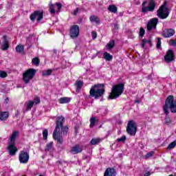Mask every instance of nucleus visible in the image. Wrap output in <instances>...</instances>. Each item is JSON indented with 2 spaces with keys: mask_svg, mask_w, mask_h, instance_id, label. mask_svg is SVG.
<instances>
[{
  "mask_svg": "<svg viewBox=\"0 0 176 176\" xmlns=\"http://www.w3.org/2000/svg\"><path fill=\"white\" fill-rule=\"evenodd\" d=\"M126 133L129 135L137 134V123L134 120H129L126 126Z\"/></svg>",
  "mask_w": 176,
  "mask_h": 176,
  "instance_id": "nucleus-8",
  "label": "nucleus"
},
{
  "mask_svg": "<svg viewBox=\"0 0 176 176\" xmlns=\"http://www.w3.org/2000/svg\"><path fill=\"white\" fill-rule=\"evenodd\" d=\"M159 19L157 18H153L150 19L146 25L147 31H152V30H156Z\"/></svg>",
  "mask_w": 176,
  "mask_h": 176,
  "instance_id": "nucleus-11",
  "label": "nucleus"
},
{
  "mask_svg": "<svg viewBox=\"0 0 176 176\" xmlns=\"http://www.w3.org/2000/svg\"><path fill=\"white\" fill-rule=\"evenodd\" d=\"M7 149L9 151L10 155H15L16 152L18 151V148L16 147L14 142H9Z\"/></svg>",
  "mask_w": 176,
  "mask_h": 176,
  "instance_id": "nucleus-14",
  "label": "nucleus"
},
{
  "mask_svg": "<svg viewBox=\"0 0 176 176\" xmlns=\"http://www.w3.org/2000/svg\"><path fill=\"white\" fill-rule=\"evenodd\" d=\"M170 45L171 46H176V39L175 40H170Z\"/></svg>",
  "mask_w": 176,
  "mask_h": 176,
  "instance_id": "nucleus-44",
  "label": "nucleus"
},
{
  "mask_svg": "<svg viewBox=\"0 0 176 176\" xmlns=\"http://www.w3.org/2000/svg\"><path fill=\"white\" fill-rule=\"evenodd\" d=\"M170 15V8H168L166 5L161 6L157 10V16L159 19L164 20L168 17Z\"/></svg>",
  "mask_w": 176,
  "mask_h": 176,
  "instance_id": "nucleus-6",
  "label": "nucleus"
},
{
  "mask_svg": "<svg viewBox=\"0 0 176 176\" xmlns=\"http://www.w3.org/2000/svg\"><path fill=\"white\" fill-rule=\"evenodd\" d=\"M34 102L30 100L29 102L25 103L26 105V111H31V109L34 107Z\"/></svg>",
  "mask_w": 176,
  "mask_h": 176,
  "instance_id": "nucleus-27",
  "label": "nucleus"
},
{
  "mask_svg": "<svg viewBox=\"0 0 176 176\" xmlns=\"http://www.w3.org/2000/svg\"><path fill=\"white\" fill-rule=\"evenodd\" d=\"M21 155H28V153H23V151L21 152Z\"/></svg>",
  "mask_w": 176,
  "mask_h": 176,
  "instance_id": "nucleus-48",
  "label": "nucleus"
},
{
  "mask_svg": "<svg viewBox=\"0 0 176 176\" xmlns=\"http://www.w3.org/2000/svg\"><path fill=\"white\" fill-rule=\"evenodd\" d=\"M52 149H53V142H51L47 144L45 151H52Z\"/></svg>",
  "mask_w": 176,
  "mask_h": 176,
  "instance_id": "nucleus-35",
  "label": "nucleus"
},
{
  "mask_svg": "<svg viewBox=\"0 0 176 176\" xmlns=\"http://www.w3.org/2000/svg\"><path fill=\"white\" fill-rule=\"evenodd\" d=\"M89 122H90L89 127H91V129L94 127V126H96V118H91L89 120Z\"/></svg>",
  "mask_w": 176,
  "mask_h": 176,
  "instance_id": "nucleus-34",
  "label": "nucleus"
},
{
  "mask_svg": "<svg viewBox=\"0 0 176 176\" xmlns=\"http://www.w3.org/2000/svg\"><path fill=\"white\" fill-rule=\"evenodd\" d=\"M9 49V41L8 40H4L3 44L1 45L2 50H8Z\"/></svg>",
  "mask_w": 176,
  "mask_h": 176,
  "instance_id": "nucleus-28",
  "label": "nucleus"
},
{
  "mask_svg": "<svg viewBox=\"0 0 176 176\" xmlns=\"http://www.w3.org/2000/svg\"><path fill=\"white\" fill-rule=\"evenodd\" d=\"M71 101V98L63 97L59 99L60 104H68Z\"/></svg>",
  "mask_w": 176,
  "mask_h": 176,
  "instance_id": "nucleus-24",
  "label": "nucleus"
},
{
  "mask_svg": "<svg viewBox=\"0 0 176 176\" xmlns=\"http://www.w3.org/2000/svg\"><path fill=\"white\" fill-rule=\"evenodd\" d=\"M175 34V31L173 29H168L164 34L165 38H170V36H173Z\"/></svg>",
  "mask_w": 176,
  "mask_h": 176,
  "instance_id": "nucleus-19",
  "label": "nucleus"
},
{
  "mask_svg": "<svg viewBox=\"0 0 176 176\" xmlns=\"http://www.w3.org/2000/svg\"><path fill=\"white\" fill-rule=\"evenodd\" d=\"M108 10L111 13H117L118 12V7L115 5H110L108 8Z\"/></svg>",
  "mask_w": 176,
  "mask_h": 176,
  "instance_id": "nucleus-25",
  "label": "nucleus"
},
{
  "mask_svg": "<svg viewBox=\"0 0 176 176\" xmlns=\"http://www.w3.org/2000/svg\"><path fill=\"white\" fill-rule=\"evenodd\" d=\"M89 21H91V23H96V24H100V19L97 16H91L89 17Z\"/></svg>",
  "mask_w": 176,
  "mask_h": 176,
  "instance_id": "nucleus-22",
  "label": "nucleus"
},
{
  "mask_svg": "<svg viewBox=\"0 0 176 176\" xmlns=\"http://www.w3.org/2000/svg\"><path fill=\"white\" fill-rule=\"evenodd\" d=\"M33 101L36 104H41V99L38 97H35Z\"/></svg>",
  "mask_w": 176,
  "mask_h": 176,
  "instance_id": "nucleus-41",
  "label": "nucleus"
},
{
  "mask_svg": "<svg viewBox=\"0 0 176 176\" xmlns=\"http://www.w3.org/2000/svg\"><path fill=\"white\" fill-rule=\"evenodd\" d=\"M78 12H79V8H77L73 12L74 16H76Z\"/></svg>",
  "mask_w": 176,
  "mask_h": 176,
  "instance_id": "nucleus-45",
  "label": "nucleus"
},
{
  "mask_svg": "<svg viewBox=\"0 0 176 176\" xmlns=\"http://www.w3.org/2000/svg\"><path fill=\"white\" fill-rule=\"evenodd\" d=\"M64 122H65V118L63 116H58L56 121V127L53 133V138L57 141V144H63L64 140L63 139V135H67L69 128L68 126H63Z\"/></svg>",
  "mask_w": 176,
  "mask_h": 176,
  "instance_id": "nucleus-1",
  "label": "nucleus"
},
{
  "mask_svg": "<svg viewBox=\"0 0 176 176\" xmlns=\"http://www.w3.org/2000/svg\"><path fill=\"white\" fill-rule=\"evenodd\" d=\"M47 135H49V132L47 129H44L43 131V137L44 140H47Z\"/></svg>",
  "mask_w": 176,
  "mask_h": 176,
  "instance_id": "nucleus-36",
  "label": "nucleus"
},
{
  "mask_svg": "<svg viewBox=\"0 0 176 176\" xmlns=\"http://www.w3.org/2000/svg\"><path fill=\"white\" fill-rule=\"evenodd\" d=\"M15 50L17 53H23V52H24V45H18L16 48Z\"/></svg>",
  "mask_w": 176,
  "mask_h": 176,
  "instance_id": "nucleus-29",
  "label": "nucleus"
},
{
  "mask_svg": "<svg viewBox=\"0 0 176 176\" xmlns=\"http://www.w3.org/2000/svg\"><path fill=\"white\" fill-rule=\"evenodd\" d=\"M139 35L142 38L144 35H145V30L143 29V28H140V32H139Z\"/></svg>",
  "mask_w": 176,
  "mask_h": 176,
  "instance_id": "nucleus-39",
  "label": "nucleus"
},
{
  "mask_svg": "<svg viewBox=\"0 0 176 176\" xmlns=\"http://www.w3.org/2000/svg\"><path fill=\"white\" fill-rule=\"evenodd\" d=\"M148 43V41L146 39H142V47H145V45Z\"/></svg>",
  "mask_w": 176,
  "mask_h": 176,
  "instance_id": "nucleus-42",
  "label": "nucleus"
},
{
  "mask_svg": "<svg viewBox=\"0 0 176 176\" xmlns=\"http://www.w3.org/2000/svg\"><path fill=\"white\" fill-rule=\"evenodd\" d=\"M63 8V6L60 3H56L55 4L50 3L49 5V12L51 14H55V13H60V10Z\"/></svg>",
  "mask_w": 176,
  "mask_h": 176,
  "instance_id": "nucleus-9",
  "label": "nucleus"
},
{
  "mask_svg": "<svg viewBox=\"0 0 176 176\" xmlns=\"http://www.w3.org/2000/svg\"><path fill=\"white\" fill-rule=\"evenodd\" d=\"M30 19L31 21H35L36 19L37 21H41L43 19V12L36 10L30 14Z\"/></svg>",
  "mask_w": 176,
  "mask_h": 176,
  "instance_id": "nucleus-10",
  "label": "nucleus"
},
{
  "mask_svg": "<svg viewBox=\"0 0 176 176\" xmlns=\"http://www.w3.org/2000/svg\"><path fill=\"white\" fill-rule=\"evenodd\" d=\"M169 176H174V175H170Z\"/></svg>",
  "mask_w": 176,
  "mask_h": 176,
  "instance_id": "nucleus-49",
  "label": "nucleus"
},
{
  "mask_svg": "<svg viewBox=\"0 0 176 176\" xmlns=\"http://www.w3.org/2000/svg\"><path fill=\"white\" fill-rule=\"evenodd\" d=\"M127 138H126V135H123L120 138L117 139V142H124Z\"/></svg>",
  "mask_w": 176,
  "mask_h": 176,
  "instance_id": "nucleus-38",
  "label": "nucleus"
},
{
  "mask_svg": "<svg viewBox=\"0 0 176 176\" xmlns=\"http://www.w3.org/2000/svg\"><path fill=\"white\" fill-rule=\"evenodd\" d=\"M151 175V172H147L146 173L144 174V176H150Z\"/></svg>",
  "mask_w": 176,
  "mask_h": 176,
  "instance_id": "nucleus-47",
  "label": "nucleus"
},
{
  "mask_svg": "<svg viewBox=\"0 0 176 176\" xmlns=\"http://www.w3.org/2000/svg\"><path fill=\"white\" fill-rule=\"evenodd\" d=\"M148 157H152V155H148L144 156V159H148Z\"/></svg>",
  "mask_w": 176,
  "mask_h": 176,
  "instance_id": "nucleus-46",
  "label": "nucleus"
},
{
  "mask_svg": "<svg viewBox=\"0 0 176 176\" xmlns=\"http://www.w3.org/2000/svg\"><path fill=\"white\" fill-rule=\"evenodd\" d=\"M162 47V41L160 37L157 38V49H160Z\"/></svg>",
  "mask_w": 176,
  "mask_h": 176,
  "instance_id": "nucleus-37",
  "label": "nucleus"
},
{
  "mask_svg": "<svg viewBox=\"0 0 176 176\" xmlns=\"http://www.w3.org/2000/svg\"><path fill=\"white\" fill-rule=\"evenodd\" d=\"M52 72H53L52 69L44 70L43 72V76H50Z\"/></svg>",
  "mask_w": 176,
  "mask_h": 176,
  "instance_id": "nucleus-33",
  "label": "nucleus"
},
{
  "mask_svg": "<svg viewBox=\"0 0 176 176\" xmlns=\"http://www.w3.org/2000/svg\"><path fill=\"white\" fill-rule=\"evenodd\" d=\"M69 35L72 39L78 38L79 36V26L77 25H72L70 28Z\"/></svg>",
  "mask_w": 176,
  "mask_h": 176,
  "instance_id": "nucleus-12",
  "label": "nucleus"
},
{
  "mask_svg": "<svg viewBox=\"0 0 176 176\" xmlns=\"http://www.w3.org/2000/svg\"><path fill=\"white\" fill-rule=\"evenodd\" d=\"M40 60L38 57H35L32 60V63L33 65H35L36 67H38L39 65Z\"/></svg>",
  "mask_w": 176,
  "mask_h": 176,
  "instance_id": "nucleus-31",
  "label": "nucleus"
},
{
  "mask_svg": "<svg viewBox=\"0 0 176 176\" xmlns=\"http://www.w3.org/2000/svg\"><path fill=\"white\" fill-rule=\"evenodd\" d=\"M166 63H172L175 60V55H174V52L172 50H168L166 52V55L164 57Z\"/></svg>",
  "mask_w": 176,
  "mask_h": 176,
  "instance_id": "nucleus-13",
  "label": "nucleus"
},
{
  "mask_svg": "<svg viewBox=\"0 0 176 176\" xmlns=\"http://www.w3.org/2000/svg\"><path fill=\"white\" fill-rule=\"evenodd\" d=\"M91 36L93 39H96V38H97V32L96 31H92Z\"/></svg>",
  "mask_w": 176,
  "mask_h": 176,
  "instance_id": "nucleus-43",
  "label": "nucleus"
},
{
  "mask_svg": "<svg viewBox=\"0 0 176 176\" xmlns=\"http://www.w3.org/2000/svg\"><path fill=\"white\" fill-rule=\"evenodd\" d=\"M19 159L20 163H23V164L28 163V160H30V155H19Z\"/></svg>",
  "mask_w": 176,
  "mask_h": 176,
  "instance_id": "nucleus-16",
  "label": "nucleus"
},
{
  "mask_svg": "<svg viewBox=\"0 0 176 176\" xmlns=\"http://www.w3.org/2000/svg\"><path fill=\"white\" fill-rule=\"evenodd\" d=\"M36 74V69H28L23 74V80L24 83H30V80L34 79L35 74Z\"/></svg>",
  "mask_w": 176,
  "mask_h": 176,
  "instance_id": "nucleus-7",
  "label": "nucleus"
},
{
  "mask_svg": "<svg viewBox=\"0 0 176 176\" xmlns=\"http://www.w3.org/2000/svg\"><path fill=\"white\" fill-rule=\"evenodd\" d=\"M176 146V140L172 142L166 148L167 151H170V149H173V148H175Z\"/></svg>",
  "mask_w": 176,
  "mask_h": 176,
  "instance_id": "nucleus-32",
  "label": "nucleus"
},
{
  "mask_svg": "<svg viewBox=\"0 0 176 176\" xmlns=\"http://www.w3.org/2000/svg\"><path fill=\"white\" fill-rule=\"evenodd\" d=\"M103 58H104V60H106V61H111L112 60V58H113V56L112 55H111V54L105 52L103 54Z\"/></svg>",
  "mask_w": 176,
  "mask_h": 176,
  "instance_id": "nucleus-23",
  "label": "nucleus"
},
{
  "mask_svg": "<svg viewBox=\"0 0 176 176\" xmlns=\"http://www.w3.org/2000/svg\"><path fill=\"white\" fill-rule=\"evenodd\" d=\"M9 118V111H3L0 113V120H6Z\"/></svg>",
  "mask_w": 176,
  "mask_h": 176,
  "instance_id": "nucleus-20",
  "label": "nucleus"
},
{
  "mask_svg": "<svg viewBox=\"0 0 176 176\" xmlns=\"http://www.w3.org/2000/svg\"><path fill=\"white\" fill-rule=\"evenodd\" d=\"M19 131H14L11 135L10 136V142H14L16 141V138L19 137Z\"/></svg>",
  "mask_w": 176,
  "mask_h": 176,
  "instance_id": "nucleus-17",
  "label": "nucleus"
},
{
  "mask_svg": "<svg viewBox=\"0 0 176 176\" xmlns=\"http://www.w3.org/2000/svg\"><path fill=\"white\" fill-rule=\"evenodd\" d=\"M71 152H73V153H80V152H82V146L76 144V146L72 147Z\"/></svg>",
  "mask_w": 176,
  "mask_h": 176,
  "instance_id": "nucleus-18",
  "label": "nucleus"
},
{
  "mask_svg": "<svg viewBox=\"0 0 176 176\" xmlns=\"http://www.w3.org/2000/svg\"><path fill=\"white\" fill-rule=\"evenodd\" d=\"M102 141V138H94L91 140L90 144L91 145H98V144H100V142H101Z\"/></svg>",
  "mask_w": 176,
  "mask_h": 176,
  "instance_id": "nucleus-21",
  "label": "nucleus"
},
{
  "mask_svg": "<svg viewBox=\"0 0 176 176\" xmlns=\"http://www.w3.org/2000/svg\"><path fill=\"white\" fill-rule=\"evenodd\" d=\"M123 91H124V84L120 83L112 87L109 98L110 100H115V98H118V97L122 96V94H123Z\"/></svg>",
  "mask_w": 176,
  "mask_h": 176,
  "instance_id": "nucleus-4",
  "label": "nucleus"
},
{
  "mask_svg": "<svg viewBox=\"0 0 176 176\" xmlns=\"http://www.w3.org/2000/svg\"><path fill=\"white\" fill-rule=\"evenodd\" d=\"M147 3L148 1H143L142 3V13H143V14H146L148 12H153L155 8H156V3L153 0L148 1V6H146Z\"/></svg>",
  "mask_w": 176,
  "mask_h": 176,
  "instance_id": "nucleus-5",
  "label": "nucleus"
},
{
  "mask_svg": "<svg viewBox=\"0 0 176 176\" xmlns=\"http://www.w3.org/2000/svg\"><path fill=\"white\" fill-rule=\"evenodd\" d=\"M104 87L105 86L104 84L94 85L91 87L89 91V95L91 97H94V98L97 100V98H100V97L104 96V93H105Z\"/></svg>",
  "mask_w": 176,
  "mask_h": 176,
  "instance_id": "nucleus-2",
  "label": "nucleus"
},
{
  "mask_svg": "<svg viewBox=\"0 0 176 176\" xmlns=\"http://www.w3.org/2000/svg\"><path fill=\"white\" fill-rule=\"evenodd\" d=\"M106 47L108 50H111V49H113L115 47V41H110L106 45Z\"/></svg>",
  "mask_w": 176,
  "mask_h": 176,
  "instance_id": "nucleus-26",
  "label": "nucleus"
},
{
  "mask_svg": "<svg viewBox=\"0 0 176 176\" xmlns=\"http://www.w3.org/2000/svg\"><path fill=\"white\" fill-rule=\"evenodd\" d=\"M163 109L166 115H168V109H170L172 113H176V99H174V96H169L167 97Z\"/></svg>",
  "mask_w": 176,
  "mask_h": 176,
  "instance_id": "nucleus-3",
  "label": "nucleus"
},
{
  "mask_svg": "<svg viewBox=\"0 0 176 176\" xmlns=\"http://www.w3.org/2000/svg\"><path fill=\"white\" fill-rule=\"evenodd\" d=\"M104 176H116V170L113 168H107L104 171Z\"/></svg>",
  "mask_w": 176,
  "mask_h": 176,
  "instance_id": "nucleus-15",
  "label": "nucleus"
},
{
  "mask_svg": "<svg viewBox=\"0 0 176 176\" xmlns=\"http://www.w3.org/2000/svg\"><path fill=\"white\" fill-rule=\"evenodd\" d=\"M75 85H76L77 90H80V89H82V87H83V81L77 80V81H76Z\"/></svg>",
  "mask_w": 176,
  "mask_h": 176,
  "instance_id": "nucleus-30",
  "label": "nucleus"
},
{
  "mask_svg": "<svg viewBox=\"0 0 176 176\" xmlns=\"http://www.w3.org/2000/svg\"><path fill=\"white\" fill-rule=\"evenodd\" d=\"M8 76V73L5 71H0V78H6Z\"/></svg>",
  "mask_w": 176,
  "mask_h": 176,
  "instance_id": "nucleus-40",
  "label": "nucleus"
}]
</instances>
